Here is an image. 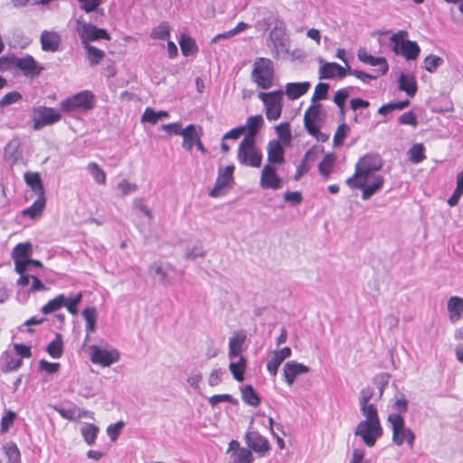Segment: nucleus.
Segmentation results:
<instances>
[{"label": "nucleus", "instance_id": "nucleus-1", "mask_svg": "<svg viewBox=\"0 0 463 463\" xmlns=\"http://www.w3.org/2000/svg\"><path fill=\"white\" fill-rule=\"evenodd\" d=\"M383 167L381 157L373 154H366L355 164L354 173L345 180V184L352 189H361L362 198L369 199L384 183L380 175H374Z\"/></svg>", "mask_w": 463, "mask_h": 463}, {"label": "nucleus", "instance_id": "nucleus-2", "mask_svg": "<svg viewBox=\"0 0 463 463\" xmlns=\"http://www.w3.org/2000/svg\"><path fill=\"white\" fill-rule=\"evenodd\" d=\"M251 80L259 89L269 90L274 85L275 66L269 58L259 57L252 63Z\"/></svg>", "mask_w": 463, "mask_h": 463}, {"label": "nucleus", "instance_id": "nucleus-3", "mask_svg": "<svg viewBox=\"0 0 463 463\" xmlns=\"http://www.w3.org/2000/svg\"><path fill=\"white\" fill-rule=\"evenodd\" d=\"M95 95L90 90L80 91L61 101V109L66 113L87 112L95 107Z\"/></svg>", "mask_w": 463, "mask_h": 463}, {"label": "nucleus", "instance_id": "nucleus-4", "mask_svg": "<svg viewBox=\"0 0 463 463\" xmlns=\"http://www.w3.org/2000/svg\"><path fill=\"white\" fill-rule=\"evenodd\" d=\"M387 420L391 423L393 443L397 446L406 443L411 449H413L415 434L411 429L406 428L402 416L392 413L389 414Z\"/></svg>", "mask_w": 463, "mask_h": 463}, {"label": "nucleus", "instance_id": "nucleus-5", "mask_svg": "<svg viewBox=\"0 0 463 463\" xmlns=\"http://www.w3.org/2000/svg\"><path fill=\"white\" fill-rule=\"evenodd\" d=\"M407 31H398L393 33L390 41L392 43V51L396 54H401L407 60H416L420 52V49L416 42L407 40Z\"/></svg>", "mask_w": 463, "mask_h": 463}, {"label": "nucleus", "instance_id": "nucleus-6", "mask_svg": "<svg viewBox=\"0 0 463 463\" xmlns=\"http://www.w3.org/2000/svg\"><path fill=\"white\" fill-rule=\"evenodd\" d=\"M76 32L80 39L81 45H89L91 42L100 40H110V35L106 29L99 28L80 19L76 22Z\"/></svg>", "mask_w": 463, "mask_h": 463}, {"label": "nucleus", "instance_id": "nucleus-7", "mask_svg": "<svg viewBox=\"0 0 463 463\" xmlns=\"http://www.w3.org/2000/svg\"><path fill=\"white\" fill-rule=\"evenodd\" d=\"M238 161L241 165L251 167H260L262 162V154L255 146V139L243 138L238 147Z\"/></svg>", "mask_w": 463, "mask_h": 463}, {"label": "nucleus", "instance_id": "nucleus-8", "mask_svg": "<svg viewBox=\"0 0 463 463\" xmlns=\"http://www.w3.org/2000/svg\"><path fill=\"white\" fill-rule=\"evenodd\" d=\"M258 97L264 104L267 119L269 121L279 119L283 108V91L279 90L271 92H260Z\"/></svg>", "mask_w": 463, "mask_h": 463}, {"label": "nucleus", "instance_id": "nucleus-9", "mask_svg": "<svg viewBox=\"0 0 463 463\" xmlns=\"http://www.w3.org/2000/svg\"><path fill=\"white\" fill-rule=\"evenodd\" d=\"M355 435L360 436L367 447H373L383 435L381 422L361 420L356 427Z\"/></svg>", "mask_w": 463, "mask_h": 463}, {"label": "nucleus", "instance_id": "nucleus-10", "mask_svg": "<svg viewBox=\"0 0 463 463\" xmlns=\"http://www.w3.org/2000/svg\"><path fill=\"white\" fill-rule=\"evenodd\" d=\"M61 118V113L54 108L41 106L33 109V129L38 130L42 128L52 125Z\"/></svg>", "mask_w": 463, "mask_h": 463}, {"label": "nucleus", "instance_id": "nucleus-11", "mask_svg": "<svg viewBox=\"0 0 463 463\" xmlns=\"http://www.w3.org/2000/svg\"><path fill=\"white\" fill-rule=\"evenodd\" d=\"M90 361L94 364H99L103 367L111 365L119 360V353L116 349H102L99 346L93 345L90 348Z\"/></svg>", "mask_w": 463, "mask_h": 463}, {"label": "nucleus", "instance_id": "nucleus-12", "mask_svg": "<svg viewBox=\"0 0 463 463\" xmlns=\"http://www.w3.org/2000/svg\"><path fill=\"white\" fill-rule=\"evenodd\" d=\"M323 108L320 103H312L304 113V126L307 133H316V128L323 120Z\"/></svg>", "mask_w": 463, "mask_h": 463}, {"label": "nucleus", "instance_id": "nucleus-13", "mask_svg": "<svg viewBox=\"0 0 463 463\" xmlns=\"http://www.w3.org/2000/svg\"><path fill=\"white\" fill-rule=\"evenodd\" d=\"M234 169V165H227L219 169L215 184L210 192L212 197L220 196L225 188L231 186L233 182Z\"/></svg>", "mask_w": 463, "mask_h": 463}, {"label": "nucleus", "instance_id": "nucleus-14", "mask_svg": "<svg viewBox=\"0 0 463 463\" xmlns=\"http://www.w3.org/2000/svg\"><path fill=\"white\" fill-rule=\"evenodd\" d=\"M32 252V245L29 242L18 243L12 252L14 261V270L17 273H24L28 267V259Z\"/></svg>", "mask_w": 463, "mask_h": 463}, {"label": "nucleus", "instance_id": "nucleus-15", "mask_svg": "<svg viewBox=\"0 0 463 463\" xmlns=\"http://www.w3.org/2000/svg\"><path fill=\"white\" fill-rule=\"evenodd\" d=\"M319 79H333L335 77L343 79L347 75V70L336 62H328L319 60Z\"/></svg>", "mask_w": 463, "mask_h": 463}, {"label": "nucleus", "instance_id": "nucleus-16", "mask_svg": "<svg viewBox=\"0 0 463 463\" xmlns=\"http://www.w3.org/2000/svg\"><path fill=\"white\" fill-rule=\"evenodd\" d=\"M16 69H19L25 77L31 79L39 76L44 70L31 55L19 58Z\"/></svg>", "mask_w": 463, "mask_h": 463}, {"label": "nucleus", "instance_id": "nucleus-17", "mask_svg": "<svg viewBox=\"0 0 463 463\" xmlns=\"http://www.w3.org/2000/svg\"><path fill=\"white\" fill-rule=\"evenodd\" d=\"M260 184V186L265 189L277 190L281 187V180L276 174V169L269 164L263 167Z\"/></svg>", "mask_w": 463, "mask_h": 463}, {"label": "nucleus", "instance_id": "nucleus-18", "mask_svg": "<svg viewBox=\"0 0 463 463\" xmlns=\"http://www.w3.org/2000/svg\"><path fill=\"white\" fill-rule=\"evenodd\" d=\"M40 43L43 51L55 52L60 49L61 37L58 32L44 30L41 33Z\"/></svg>", "mask_w": 463, "mask_h": 463}, {"label": "nucleus", "instance_id": "nucleus-19", "mask_svg": "<svg viewBox=\"0 0 463 463\" xmlns=\"http://www.w3.org/2000/svg\"><path fill=\"white\" fill-rule=\"evenodd\" d=\"M246 441L248 446L260 456L265 455L270 449L268 439L257 431L247 433Z\"/></svg>", "mask_w": 463, "mask_h": 463}, {"label": "nucleus", "instance_id": "nucleus-20", "mask_svg": "<svg viewBox=\"0 0 463 463\" xmlns=\"http://www.w3.org/2000/svg\"><path fill=\"white\" fill-rule=\"evenodd\" d=\"M357 57L360 61L369 64L371 66H379V75H385L388 72L389 65L384 57H374L365 51V49H359Z\"/></svg>", "mask_w": 463, "mask_h": 463}, {"label": "nucleus", "instance_id": "nucleus-21", "mask_svg": "<svg viewBox=\"0 0 463 463\" xmlns=\"http://www.w3.org/2000/svg\"><path fill=\"white\" fill-rule=\"evenodd\" d=\"M309 372V367L295 361H290L285 364L283 368V374L285 381L288 385H292L296 377L302 373Z\"/></svg>", "mask_w": 463, "mask_h": 463}, {"label": "nucleus", "instance_id": "nucleus-22", "mask_svg": "<svg viewBox=\"0 0 463 463\" xmlns=\"http://www.w3.org/2000/svg\"><path fill=\"white\" fill-rule=\"evenodd\" d=\"M267 154L269 164L281 165L285 162L284 148L279 140H270L268 143Z\"/></svg>", "mask_w": 463, "mask_h": 463}, {"label": "nucleus", "instance_id": "nucleus-23", "mask_svg": "<svg viewBox=\"0 0 463 463\" xmlns=\"http://www.w3.org/2000/svg\"><path fill=\"white\" fill-rule=\"evenodd\" d=\"M24 179L37 197H45L44 186L38 172H26L24 175Z\"/></svg>", "mask_w": 463, "mask_h": 463}, {"label": "nucleus", "instance_id": "nucleus-24", "mask_svg": "<svg viewBox=\"0 0 463 463\" xmlns=\"http://www.w3.org/2000/svg\"><path fill=\"white\" fill-rule=\"evenodd\" d=\"M290 355L291 349L288 346L283 347L279 351H275L270 360L267 363V370L269 373L275 376L281 363Z\"/></svg>", "mask_w": 463, "mask_h": 463}, {"label": "nucleus", "instance_id": "nucleus-25", "mask_svg": "<svg viewBox=\"0 0 463 463\" xmlns=\"http://www.w3.org/2000/svg\"><path fill=\"white\" fill-rule=\"evenodd\" d=\"M371 395H364L360 398V406L363 415L365 417L366 421L380 422L376 406L369 403Z\"/></svg>", "mask_w": 463, "mask_h": 463}, {"label": "nucleus", "instance_id": "nucleus-26", "mask_svg": "<svg viewBox=\"0 0 463 463\" xmlns=\"http://www.w3.org/2000/svg\"><path fill=\"white\" fill-rule=\"evenodd\" d=\"M310 88L308 81L290 82L285 86V94L290 100H295L305 95Z\"/></svg>", "mask_w": 463, "mask_h": 463}, {"label": "nucleus", "instance_id": "nucleus-27", "mask_svg": "<svg viewBox=\"0 0 463 463\" xmlns=\"http://www.w3.org/2000/svg\"><path fill=\"white\" fill-rule=\"evenodd\" d=\"M398 87L410 97H413L418 90L416 79L411 74L402 73L398 79Z\"/></svg>", "mask_w": 463, "mask_h": 463}, {"label": "nucleus", "instance_id": "nucleus-28", "mask_svg": "<svg viewBox=\"0 0 463 463\" xmlns=\"http://www.w3.org/2000/svg\"><path fill=\"white\" fill-rule=\"evenodd\" d=\"M448 311L452 322L458 321L463 317V298L453 296L448 301Z\"/></svg>", "mask_w": 463, "mask_h": 463}, {"label": "nucleus", "instance_id": "nucleus-29", "mask_svg": "<svg viewBox=\"0 0 463 463\" xmlns=\"http://www.w3.org/2000/svg\"><path fill=\"white\" fill-rule=\"evenodd\" d=\"M202 134L197 132V128L194 124L188 125L185 128H184V132L182 134L183 137V147L188 151H191L193 146L195 145L197 138H200Z\"/></svg>", "mask_w": 463, "mask_h": 463}, {"label": "nucleus", "instance_id": "nucleus-30", "mask_svg": "<svg viewBox=\"0 0 463 463\" xmlns=\"http://www.w3.org/2000/svg\"><path fill=\"white\" fill-rule=\"evenodd\" d=\"M335 156L333 153H327L324 156L318 164V172L325 181L329 179L333 168L335 165Z\"/></svg>", "mask_w": 463, "mask_h": 463}, {"label": "nucleus", "instance_id": "nucleus-31", "mask_svg": "<svg viewBox=\"0 0 463 463\" xmlns=\"http://www.w3.org/2000/svg\"><path fill=\"white\" fill-rule=\"evenodd\" d=\"M262 125L263 118L261 115L249 117L246 125L242 126L243 128H245V132H247L244 138L250 137L251 139H255L254 137L257 135L259 129L262 127Z\"/></svg>", "mask_w": 463, "mask_h": 463}, {"label": "nucleus", "instance_id": "nucleus-32", "mask_svg": "<svg viewBox=\"0 0 463 463\" xmlns=\"http://www.w3.org/2000/svg\"><path fill=\"white\" fill-rule=\"evenodd\" d=\"M46 204L45 197H37L31 206L22 211L23 216H28L31 219L40 217Z\"/></svg>", "mask_w": 463, "mask_h": 463}, {"label": "nucleus", "instance_id": "nucleus-33", "mask_svg": "<svg viewBox=\"0 0 463 463\" xmlns=\"http://www.w3.org/2000/svg\"><path fill=\"white\" fill-rule=\"evenodd\" d=\"M246 336L239 333H235L229 341V357L232 359L241 355L242 351V345L245 342Z\"/></svg>", "mask_w": 463, "mask_h": 463}, {"label": "nucleus", "instance_id": "nucleus-34", "mask_svg": "<svg viewBox=\"0 0 463 463\" xmlns=\"http://www.w3.org/2000/svg\"><path fill=\"white\" fill-rule=\"evenodd\" d=\"M246 359L240 355L237 362H232L229 364V368L233 378L238 382H242L244 380L243 375L246 370Z\"/></svg>", "mask_w": 463, "mask_h": 463}, {"label": "nucleus", "instance_id": "nucleus-35", "mask_svg": "<svg viewBox=\"0 0 463 463\" xmlns=\"http://www.w3.org/2000/svg\"><path fill=\"white\" fill-rule=\"evenodd\" d=\"M86 51V57L90 65L99 64L105 57V52L91 45H82Z\"/></svg>", "mask_w": 463, "mask_h": 463}, {"label": "nucleus", "instance_id": "nucleus-36", "mask_svg": "<svg viewBox=\"0 0 463 463\" xmlns=\"http://www.w3.org/2000/svg\"><path fill=\"white\" fill-rule=\"evenodd\" d=\"M46 352L52 358L61 357L63 354V342L60 334H57L54 339L47 345Z\"/></svg>", "mask_w": 463, "mask_h": 463}, {"label": "nucleus", "instance_id": "nucleus-37", "mask_svg": "<svg viewBox=\"0 0 463 463\" xmlns=\"http://www.w3.org/2000/svg\"><path fill=\"white\" fill-rule=\"evenodd\" d=\"M241 399L245 403L254 407L260 403V399L251 385H246L241 389Z\"/></svg>", "mask_w": 463, "mask_h": 463}, {"label": "nucleus", "instance_id": "nucleus-38", "mask_svg": "<svg viewBox=\"0 0 463 463\" xmlns=\"http://www.w3.org/2000/svg\"><path fill=\"white\" fill-rule=\"evenodd\" d=\"M315 154L316 152L313 148H310L306 152L300 165L297 167V171L294 175L295 180H298L303 175L309 171L310 166L308 165V161L314 160Z\"/></svg>", "mask_w": 463, "mask_h": 463}, {"label": "nucleus", "instance_id": "nucleus-39", "mask_svg": "<svg viewBox=\"0 0 463 463\" xmlns=\"http://www.w3.org/2000/svg\"><path fill=\"white\" fill-rule=\"evenodd\" d=\"M89 173L93 177L94 181L99 184H105L107 181V175L105 171L99 167L95 162H90L87 165Z\"/></svg>", "mask_w": 463, "mask_h": 463}, {"label": "nucleus", "instance_id": "nucleus-40", "mask_svg": "<svg viewBox=\"0 0 463 463\" xmlns=\"http://www.w3.org/2000/svg\"><path fill=\"white\" fill-rule=\"evenodd\" d=\"M65 304V297L63 294H60L54 298L48 301L43 307L42 312L44 315L55 312L61 308Z\"/></svg>", "mask_w": 463, "mask_h": 463}, {"label": "nucleus", "instance_id": "nucleus-41", "mask_svg": "<svg viewBox=\"0 0 463 463\" xmlns=\"http://www.w3.org/2000/svg\"><path fill=\"white\" fill-rule=\"evenodd\" d=\"M409 158L413 164L421 163L426 159L425 147L423 144H414L409 150Z\"/></svg>", "mask_w": 463, "mask_h": 463}, {"label": "nucleus", "instance_id": "nucleus-42", "mask_svg": "<svg viewBox=\"0 0 463 463\" xmlns=\"http://www.w3.org/2000/svg\"><path fill=\"white\" fill-rule=\"evenodd\" d=\"M82 317L86 321V331L91 333L95 331L97 312L95 307H86L82 310Z\"/></svg>", "mask_w": 463, "mask_h": 463}, {"label": "nucleus", "instance_id": "nucleus-43", "mask_svg": "<svg viewBox=\"0 0 463 463\" xmlns=\"http://www.w3.org/2000/svg\"><path fill=\"white\" fill-rule=\"evenodd\" d=\"M180 48L182 53L184 56L193 54L196 50L197 46L194 39L186 34H182L179 40Z\"/></svg>", "mask_w": 463, "mask_h": 463}, {"label": "nucleus", "instance_id": "nucleus-44", "mask_svg": "<svg viewBox=\"0 0 463 463\" xmlns=\"http://www.w3.org/2000/svg\"><path fill=\"white\" fill-rule=\"evenodd\" d=\"M231 463H252L253 457L252 453L249 449L242 448L232 453Z\"/></svg>", "mask_w": 463, "mask_h": 463}, {"label": "nucleus", "instance_id": "nucleus-45", "mask_svg": "<svg viewBox=\"0 0 463 463\" xmlns=\"http://www.w3.org/2000/svg\"><path fill=\"white\" fill-rule=\"evenodd\" d=\"M80 431L84 440L89 445H93L95 443L99 432V428L97 426L94 424H88L81 428Z\"/></svg>", "mask_w": 463, "mask_h": 463}, {"label": "nucleus", "instance_id": "nucleus-46", "mask_svg": "<svg viewBox=\"0 0 463 463\" xmlns=\"http://www.w3.org/2000/svg\"><path fill=\"white\" fill-rule=\"evenodd\" d=\"M329 90V84L325 82H319L315 87V90L313 96L311 98L312 103H317L318 100H323L327 98V93Z\"/></svg>", "mask_w": 463, "mask_h": 463}, {"label": "nucleus", "instance_id": "nucleus-47", "mask_svg": "<svg viewBox=\"0 0 463 463\" xmlns=\"http://www.w3.org/2000/svg\"><path fill=\"white\" fill-rule=\"evenodd\" d=\"M19 58L14 54L4 55L0 57V71H5L17 68Z\"/></svg>", "mask_w": 463, "mask_h": 463}, {"label": "nucleus", "instance_id": "nucleus-48", "mask_svg": "<svg viewBox=\"0 0 463 463\" xmlns=\"http://www.w3.org/2000/svg\"><path fill=\"white\" fill-rule=\"evenodd\" d=\"M170 34V26L168 23L163 22L158 26L153 29L151 32V37L153 39L165 40Z\"/></svg>", "mask_w": 463, "mask_h": 463}, {"label": "nucleus", "instance_id": "nucleus-49", "mask_svg": "<svg viewBox=\"0 0 463 463\" xmlns=\"http://www.w3.org/2000/svg\"><path fill=\"white\" fill-rule=\"evenodd\" d=\"M349 127L343 123L339 125L333 137V143L335 146H340L344 144V141L347 136Z\"/></svg>", "mask_w": 463, "mask_h": 463}, {"label": "nucleus", "instance_id": "nucleus-50", "mask_svg": "<svg viewBox=\"0 0 463 463\" xmlns=\"http://www.w3.org/2000/svg\"><path fill=\"white\" fill-rule=\"evenodd\" d=\"M5 451L6 457L8 458V460L11 463H19L20 462L21 454H20V450H19L18 447L16 446V444H14V443L7 444L6 447L5 448Z\"/></svg>", "mask_w": 463, "mask_h": 463}, {"label": "nucleus", "instance_id": "nucleus-51", "mask_svg": "<svg viewBox=\"0 0 463 463\" xmlns=\"http://www.w3.org/2000/svg\"><path fill=\"white\" fill-rule=\"evenodd\" d=\"M442 59L436 55H429L424 59V68L429 72H434L441 64Z\"/></svg>", "mask_w": 463, "mask_h": 463}, {"label": "nucleus", "instance_id": "nucleus-52", "mask_svg": "<svg viewBox=\"0 0 463 463\" xmlns=\"http://www.w3.org/2000/svg\"><path fill=\"white\" fill-rule=\"evenodd\" d=\"M347 74L354 76L356 79L360 80L364 83H369L372 80H376L380 75H372L358 70H351L349 66H347Z\"/></svg>", "mask_w": 463, "mask_h": 463}, {"label": "nucleus", "instance_id": "nucleus-53", "mask_svg": "<svg viewBox=\"0 0 463 463\" xmlns=\"http://www.w3.org/2000/svg\"><path fill=\"white\" fill-rule=\"evenodd\" d=\"M16 419V414L13 411H8L1 419V431L6 432L13 426Z\"/></svg>", "mask_w": 463, "mask_h": 463}, {"label": "nucleus", "instance_id": "nucleus-54", "mask_svg": "<svg viewBox=\"0 0 463 463\" xmlns=\"http://www.w3.org/2000/svg\"><path fill=\"white\" fill-rule=\"evenodd\" d=\"M22 99V95L18 91H11L6 93L0 100V106L5 107L14 104Z\"/></svg>", "mask_w": 463, "mask_h": 463}, {"label": "nucleus", "instance_id": "nucleus-55", "mask_svg": "<svg viewBox=\"0 0 463 463\" xmlns=\"http://www.w3.org/2000/svg\"><path fill=\"white\" fill-rule=\"evenodd\" d=\"M23 365V360L21 358H14L12 355L7 354L5 356V371H16Z\"/></svg>", "mask_w": 463, "mask_h": 463}, {"label": "nucleus", "instance_id": "nucleus-56", "mask_svg": "<svg viewBox=\"0 0 463 463\" xmlns=\"http://www.w3.org/2000/svg\"><path fill=\"white\" fill-rule=\"evenodd\" d=\"M17 150L18 143L14 141L9 142L5 147V156H7L8 160H10L13 164L15 163L17 160Z\"/></svg>", "mask_w": 463, "mask_h": 463}, {"label": "nucleus", "instance_id": "nucleus-57", "mask_svg": "<svg viewBox=\"0 0 463 463\" xmlns=\"http://www.w3.org/2000/svg\"><path fill=\"white\" fill-rule=\"evenodd\" d=\"M80 8L84 10L86 13H90L95 11L104 0H77Z\"/></svg>", "mask_w": 463, "mask_h": 463}, {"label": "nucleus", "instance_id": "nucleus-58", "mask_svg": "<svg viewBox=\"0 0 463 463\" xmlns=\"http://www.w3.org/2000/svg\"><path fill=\"white\" fill-rule=\"evenodd\" d=\"M60 366L61 365L59 363H51L44 359H42L39 362V369L50 374L57 373L60 369Z\"/></svg>", "mask_w": 463, "mask_h": 463}, {"label": "nucleus", "instance_id": "nucleus-59", "mask_svg": "<svg viewBox=\"0 0 463 463\" xmlns=\"http://www.w3.org/2000/svg\"><path fill=\"white\" fill-rule=\"evenodd\" d=\"M348 96L349 91L346 89H341L335 92L333 100L339 109H343Z\"/></svg>", "mask_w": 463, "mask_h": 463}, {"label": "nucleus", "instance_id": "nucleus-60", "mask_svg": "<svg viewBox=\"0 0 463 463\" xmlns=\"http://www.w3.org/2000/svg\"><path fill=\"white\" fill-rule=\"evenodd\" d=\"M157 115L158 114L156 111H155L153 109L146 108L141 116V121L156 124L159 120Z\"/></svg>", "mask_w": 463, "mask_h": 463}, {"label": "nucleus", "instance_id": "nucleus-61", "mask_svg": "<svg viewBox=\"0 0 463 463\" xmlns=\"http://www.w3.org/2000/svg\"><path fill=\"white\" fill-rule=\"evenodd\" d=\"M399 123L402 125H410L412 127H416L418 122L414 113L412 111H408L403 113L399 118Z\"/></svg>", "mask_w": 463, "mask_h": 463}, {"label": "nucleus", "instance_id": "nucleus-62", "mask_svg": "<svg viewBox=\"0 0 463 463\" xmlns=\"http://www.w3.org/2000/svg\"><path fill=\"white\" fill-rule=\"evenodd\" d=\"M14 349L20 358H30L32 356L31 347L23 344H14Z\"/></svg>", "mask_w": 463, "mask_h": 463}, {"label": "nucleus", "instance_id": "nucleus-63", "mask_svg": "<svg viewBox=\"0 0 463 463\" xmlns=\"http://www.w3.org/2000/svg\"><path fill=\"white\" fill-rule=\"evenodd\" d=\"M118 189L121 191L123 195H127L137 189V185L134 183L128 182L127 179H123L118 184Z\"/></svg>", "mask_w": 463, "mask_h": 463}, {"label": "nucleus", "instance_id": "nucleus-64", "mask_svg": "<svg viewBox=\"0 0 463 463\" xmlns=\"http://www.w3.org/2000/svg\"><path fill=\"white\" fill-rule=\"evenodd\" d=\"M123 425L124 423L122 421H118L108 427L107 433L112 440H115L118 438L121 429L123 428Z\"/></svg>", "mask_w": 463, "mask_h": 463}]
</instances>
